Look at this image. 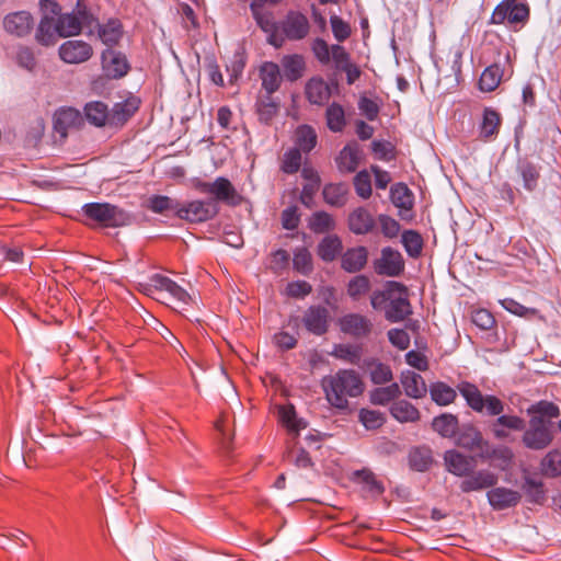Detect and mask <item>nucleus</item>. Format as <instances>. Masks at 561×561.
I'll return each instance as SVG.
<instances>
[{
    "label": "nucleus",
    "instance_id": "obj_10",
    "mask_svg": "<svg viewBox=\"0 0 561 561\" xmlns=\"http://www.w3.org/2000/svg\"><path fill=\"white\" fill-rule=\"evenodd\" d=\"M390 288L394 290L386 307L385 318L392 323L403 321L412 313L409 293L405 285L399 282H390Z\"/></svg>",
    "mask_w": 561,
    "mask_h": 561
},
{
    "label": "nucleus",
    "instance_id": "obj_56",
    "mask_svg": "<svg viewBox=\"0 0 561 561\" xmlns=\"http://www.w3.org/2000/svg\"><path fill=\"white\" fill-rule=\"evenodd\" d=\"M358 419L367 430L380 428L386 422V417L382 412L369 409H360Z\"/></svg>",
    "mask_w": 561,
    "mask_h": 561
},
{
    "label": "nucleus",
    "instance_id": "obj_49",
    "mask_svg": "<svg viewBox=\"0 0 561 561\" xmlns=\"http://www.w3.org/2000/svg\"><path fill=\"white\" fill-rule=\"evenodd\" d=\"M541 471L545 476L556 478L561 476V450L549 451L541 460Z\"/></svg>",
    "mask_w": 561,
    "mask_h": 561
},
{
    "label": "nucleus",
    "instance_id": "obj_42",
    "mask_svg": "<svg viewBox=\"0 0 561 561\" xmlns=\"http://www.w3.org/2000/svg\"><path fill=\"white\" fill-rule=\"evenodd\" d=\"M371 283L368 276L364 274L352 277L346 285L347 296L353 301H359L368 295Z\"/></svg>",
    "mask_w": 561,
    "mask_h": 561
},
{
    "label": "nucleus",
    "instance_id": "obj_50",
    "mask_svg": "<svg viewBox=\"0 0 561 561\" xmlns=\"http://www.w3.org/2000/svg\"><path fill=\"white\" fill-rule=\"evenodd\" d=\"M528 414L531 416H540L545 420L547 417L550 422L552 419H557L560 415L559 407L547 400H541L527 409Z\"/></svg>",
    "mask_w": 561,
    "mask_h": 561
},
{
    "label": "nucleus",
    "instance_id": "obj_39",
    "mask_svg": "<svg viewBox=\"0 0 561 561\" xmlns=\"http://www.w3.org/2000/svg\"><path fill=\"white\" fill-rule=\"evenodd\" d=\"M323 199L334 207H343L347 202L348 187L344 183H329L322 191Z\"/></svg>",
    "mask_w": 561,
    "mask_h": 561
},
{
    "label": "nucleus",
    "instance_id": "obj_22",
    "mask_svg": "<svg viewBox=\"0 0 561 561\" xmlns=\"http://www.w3.org/2000/svg\"><path fill=\"white\" fill-rule=\"evenodd\" d=\"M305 94L311 104L323 105L331 96V88L322 77L316 76L306 82Z\"/></svg>",
    "mask_w": 561,
    "mask_h": 561
},
{
    "label": "nucleus",
    "instance_id": "obj_15",
    "mask_svg": "<svg viewBox=\"0 0 561 561\" xmlns=\"http://www.w3.org/2000/svg\"><path fill=\"white\" fill-rule=\"evenodd\" d=\"M502 115L493 107H484L481 119L478 124V138L482 142H492L499 135L502 127Z\"/></svg>",
    "mask_w": 561,
    "mask_h": 561
},
{
    "label": "nucleus",
    "instance_id": "obj_3",
    "mask_svg": "<svg viewBox=\"0 0 561 561\" xmlns=\"http://www.w3.org/2000/svg\"><path fill=\"white\" fill-rule=\"evenodd\" d=\"M444 462L449 473L463 478L459 484V489L462 493L490 489L491 486H495L499 481L497 476L488 469L474 471L476 458L473 456H467L456 449L445 451Z\"/></svg>",
    "mask_w": 561,
    "mask_h": 561
},
{
    "label": "nucleus",
    "instance_id": "obj_38",
    "mask_svg": "<svg viewBox=\"0 0 561 561\" xmlns=\"http://www.w3.org/2000/svg\"><path fill=\"white\" fill-rule=\"evenodd\" d=\"M457 389H454L444 381L433 382L430 387L431 399L440 407H446L455 402L457 398Z\"/></svg>",
    "mask_w": 561,
    "mask_h": 561
},
{
    "label": "nucleus",
    "instance_id": "obj_23",
    "mask_svg": "<svg viewBox=\"0 0 561 561\" xmlns=\"http://www.w3.org/2000/svg\"><path fill=\"white\" fill-rule=\"evenodd\" d=\"M455 437L456 445L469 451H473L489 445V443L484 440L482 433L472 424L463 425L461 430L457 432Z\"/></svg>",
    "mask_w": 561,
    "mask_h": 561
},
{
    "label": "nucleus",
    "instance_id": "obj_33",
    "mask_svg": "<svg viewBox=\"0 0 561 561\" xmlns=\"http://www.w3.org/2000/svg\"><path fill=\"white\" fill-rule=\"evenodd\" d=\"M84 116L91 125L103 127L111 122V113L107 105L101 101H92L84 105Z\"/></svg>",
    "mask_w": 561,
    "mask_h": 561
},
{
    "label": "nucleus",
    "instance_id": "obj_47",
    "mask_svg": "<svg viewBox=\"0 0 561 561\" xmlns=\"http://www.w3.org/2000/svg\"><path fill=\"white\" fill-rule=\"evenodd\" d=\"M302 152L299 151V148H289L286 150L280 159L279 169L285 174H295L297 173L302 164Z\"/></svg>",
    "mask_w": 561,
    "mask_h": 561
},
{
    "label": "nucleus",
    "instance_id": "obj_25",
    "mask_svg": "<svg viewBox=\"0 0 561 561\" xmlns=\"http://www.w3.org/2000/svg\"><path fill=\"white\" fill-rule=\"evenodd\" d=\"M59 36L57 21L49 15H43L35 28V41L44 47L56 44Z\"/></svg>",
    "mask_w": 561,
    "mask_h": 561
},
{
    "label": "nucleus",
    "instance_id": "obj_7",
    "mask_svg": "<svg viewBox=\"0 0 561 561\" xmlns=\"http://www.w3.org/2000/svg\"><path fill=\"white\" fill-rule=\"evenodd\" d=\"M101 66L104 77L99 76L92 80L91 88L93 91H99L103 87L105 79H121L130 70L126 55L113 48H106L102 51Z\"/></svg>",
    "mask_w": 561,
    "mask_h": 561
},
{
    "label": "nucleus",
    "instance_id": "obj_11",
    "mask_svg": "<svg viewBox=\"0 0 561 561\" xmlns=\"http://www.w3.org/2000/svg\"><path fill=\"white\" fill-rule=\"evenodd\" d=\"M340 330L355 340L368 339L374 331L373 320L358 312H350L339 320Z\"/></svg>",
    "mask_w": 561,
    "mask_h": 561
},
{
    "label": "nucleus",
    "instance_id": "obj_27",
    "mask_svg": "<svg viewBox=\"0 0 561 561\" xmlns=\"http://www.w3.org/2000/svg\"><path fill=\"white\" fill-rule=\"evenodd\" d=\"M343 243L337 234L325 236L317 247V255L327 263L335 261L342 255Z\"/></svg>",
    "mask_w": 561,
    "mask_h": 561
},
{
    "label": "nucleus",
    "instance_id": "obj_60",
    "mask_svg": "<svg viewBox=\"0 0 561 561\" xmlns=\"http://www.w3.org/2000/svg\"><path fill=\"white\" fill-rule=\"evenodd\" d=\"M312 293V286L307 280H294L286 285L285 294L295 299H304Z\"/></svg>",
    "mask_w": 561,
    "mask_h": 561
},
{
    "label": "nucleus",
    "instance_id": "obj_34",
    "mask_svg": "<svg viewBox=\"0 0 561 561\" xmlns=\"http://www.w3.org/2000/svg\"><path fill=\"white\" fill-rule=\"evenodd\" d=\"M433 430L444 438H453L459 431V420L451 413H442L432 421Z\"/></svg>",
    "mask_w": 561,
    "mask_h": 561
},
{
    "label": "nucleus",
    "instance_id": "obj_13",
    "mask_svg": "<svg viewBox=\"0 0 561 561\" xmlns=\"http://www.w3.org/2000/svg\"><path fill=\"white\" fill-rule=\"evenodd\" d=\"M58 55L66 64H83L93 56V47L82 39H69L59 46Z\"/></svg>",
    "mask_w": 561,
    "mask_h": 561
},
{
    "label": "nucleus",
    "instance_id": "obj_21",
    "mask_svg": "<svg viewBox=\"0 0 561 561\" xmlns=\"http://www.w3.org/2000/svg\"><path fill=\"white\" fill-rule=\"evenodd\" d=\"M368 250L364 245L348 248L341 255V267L347 273H358L367 264Z\"/></svg>",
    "mask_w": 561,
    "mask_h": 561
},
{
    "label": "nucleus",
    "instance_id": "obj_2",
    "mask_svg": "<svg viewBox=\"0 0 561 561\" xmlns=\"http://www.w3.org/2000/svg\"><path fill=\"white\" fill-rule=\"evenodd\" d=\"M195 187L198 192L208 194L213 198L180 204L176 217L192 224L205 222L215 218L220 210L219 202L231 207H237L243 202L242 195L225 176H218L214 182L199 181Z\"/></svg>",
    "mask_w": 561,
    "mask_h": 561
},
{
    "label": "nucleus",
    "instance_id": "obj_31",
    "mask_svg": "<svg viewBox=\"0 0 561 561\" xmlns=\"http://www.w3.org/2000/svg\"><path fill=\"white\" fill-rule=\"evenodd\" d=\"M389 411L391 416L400 423H414L421 417L419 409L404 399L394 401Z\"/></svg>",
    "mask_w": 561,
    "mask_h": 561
},
{
    "label": "nucleus",
    "instance_id": "obj_43",
    "mask_svg": "<svg viewBox=\"0 0 561 561\" xmlns=\"http://www.w3.org/2000/svg\"><path fill=\"white\" fill-rule=\"evenodd\" d=\"M401 242L410 257L419 259L421 256L424 240L419 231L413 229L404 230L401 236Z\"/></svg>",
    "mask_w": 561,
    "mask_h": 561
},
{
    "label": "nucleus",
    "instance_id": "obj_59",
    "mask_svg": "<svg viewBox=\"0 0 561 561\" xmlns=\"http://www.w3.org/2000/svg\"><path fill=\"white\" fill-rule=\"evenodd\" d=\"M330 24L333 36L339 43L346 41L351 36V25L347 22H345L342 18L337 15H331Z\"/></svg>",
    "mask_w": 561,
    "mask_h": 561
},
{
    "label": "nucleus",
    "instance_id": "obj_35",
    "mask_svg": "<svg viewBox=\"0 0 561 561\" xmlns=\"http://www.w3.org/2000/svg\"><path fill=\"white\" fill-rule=\"evenodd\" d=\"M433 462V454L430 447H414L409 453V465L414 471L425 472L431 469Z\"/></svg>",
    "mask_w": 561,
    "mask_h": 561
},
{
    "label": "nucleus",
    "instance_id": "obj_29",
    "mask_svg": "<svg viewBox=\"0 0 561 561\" xmlns=\"http://www.w3.org/2000/svg\"><path fill=\"white\" fill-rule=\"evenodd\" d=\"M362 151L358 145H346L336 158V164L342 173L355 172L359 165Z\"/></svg>",
    "mask_w": 561,
    "mask_h": 561
},
{
    "label": "nucleus",
    "instance_id": "obj_45",
    "mask_svg": "<svg viewBox=\"0 0 561 561\" xmlns=\"http://www.w3.org/2000/svg\"><path fill=\"white\" fill-rule=\"evenodd\" d=\"M401 394L400 386L392 382L386 387H378L370 391V402L376 405H387Z\"/></svg>",
    "mask_w": 561,
    "mask_h": 561
},
{
    "label": "nucleus",
    "instance_id": "obj_32",
    "mask_svg": "<svg viewBox=\"0 0 561 561\" xmlns=\"http://www.w3.org/2000/svg\"><path fill=\"white\" fill-rule=\"evenodd\" d=\"M260 78L266 94L276 92L282 82L278 65L273 61H265L260 68Z\"/></svg>",
    "mask_w": 561,
    "mask_h": 561
},
{
    "label": "nucleus",
    "instance_id": "obj_8",
    "mask_svg": "<svg viewBox=\"0 0 561 561\" xmlns=\"http://www.w3.org/2000/svg\"><path fill=\"white\" fill-rule=\"evenodd\" d=\"M82 214L103 227L116 228L126 221V214L118 206L110 203H88L82 206Z\"/></svg>",
    "mask_w": 561,
    "mask_h": 561
},
{
    "label": "nucleus",
    "instance_id": "obj_9",
    "mask_svg": "<svg viewBox=\"0 0 561 561\" xmlns=\"http://www.w3.org/2000/svg\"><path fill=\"white\" fill-rule=\"evenodd\" d=\"M513 75V62L510 51L503 60H497L488 66L481 73L478 85L482 92H492L499 88L504 78Z\"/></svg>",
    "mask_w": 561,
    "mask_h": 561
},
{
    "label": "nucleus",
    "instance_id": "obj_51",
    "mask_svg": "<svg viewBox=\"0 0 561 561\" xmlns=\"http://www.w3.org/2000/svg\"><path fill=\"white\" fill-rule=\"evenodd\" d=\"M309 228L314 233H325L335 228V221L329 213L316 211L310 217Z\"/></svg>",
    "mask_w": 561,
    "mask_h": 561
},
{
    "label": "nucleus",
    "instance_id": "obj_53",
    "mask_svg": "<svg viewBox=\"0 0 561 561\" xmlns=\"http://www.w3.org/2000/svg\"><path fill=\"white\" fill-rule=\"evenodd\" d=\"M278 416L280 423L289 432L298 433L301 428H304L300 420L297 419V414L293 404L280 405L278 408Z\"/></svg>",
    "mask_w": 561,
    "mask_h": 561
},
{
    "label": "nucleus",
    "instance_id": "obj_36",
    "mask_svg": "<svg viewBox=\"0 0 561 561\" xmlns=\"http://www.w3.org/2000/svg\"><path fill=\"white\" fill-rule=\"evenodd\" d=\"M352 480L362 484L370 494L381 495L385 492L382 481L378 480L376 474L368 468L354 471Z\"/></svg>",
    "mask_w": 561,
    "mask_h": 561
},
{
    "label": "nucleus",
    "instance_id": "obj_48",
    "mask_svg": "<svg viewBox=\"0 0 561 561\" xmlns=\"http://www.w3.org/2000/svg\"><path fill=\"white\" fill-rule=\"evenodd\" d=\"M293 267L301 275L308 276L313 271L312 255L310 251L305 248H297L294 251Z\"/></svg>",
    "mask_w": 561,
    "mask_h": 561
},
{
    "label": "nucleus",
    "instance_id": "obj_30",
    "mask_svg": "<svg viewBox=\"0 0 561 561\" xmlns=\"http://www.w3.org/2000/svg\"><path fill=\"white\" fill-rule=\"evenodd\" d=\"M294 148H299L300 152L305 154L311 152L318 144L314 128L307 124L299 125L294 133Z\"/></svg>",
    "mask_w": 561,
    "mask_h": 561
},
{
    "label": "nucleus",
    "instance_id": "obj_52",
    "mask_svg": "<svg viewBox=\"0 0 561 561\" xmlns=\"http://www.w3.org/2000/svg\"><path fill=\"white\" fill-rule=\"evenodd\" d=\"M272 94H266L264 98H260L256 102V113L259 119L265 124L270 123L278 112V105L271 98Z\"/></svg>",
    "mask_w": 561,
    "mask_h": 561
},
{
    "label": "nucleus",
    "instance_id": "obj_24",
    "mask_svg": "<svg viewBox=\"0 0 561 561\" xmlns=\"http://www.w3.org/2000/svg\"><path fill=\"white\" fill-rule=\"evenodd\" d=\"M150 284L157 290H164L169 293L176 301L183 305H187L191 301L190 294L168 276L162 274H153L150 277Z\"/></svg>",
    "mask_w": 561,
    "mask_h": 561
},
{
    "label": "nucleus",
    "instance_id": "obj_37",
    "mask_svg": "<svg viewBox=\"0 0 561 561\" xmlns=\"http://www.w3.org/2000/svg\"><path fill=\"white\" fill-rule=\"evenodd\" d=\"M517 172L523 180L524 188L534 192L540 179V168L528 160H520L517 163Z\"/></svg>",
    "mask_w": 561,
    "mask_h": 561
},
{
    "label": "nucleus",
    "instance_id": "obj_54",
    "mask_svg": "<svg viewBox=\"0 0 561 561\" xmlns=\"http://www.w3.org/2000/svg\"><path fill=\"white\" fill-rule=\"evenodd\" d=\"M180 203L165 195H152L148 199V208L154 214H164L169 210L178 211Z\"/></svg>",
    "mask_w": 561,
    "mask_h": 561
},
{
    "label": "nucleus",
    "instance_id": "obj_5",
    "mask_svg": "<svg viewBox=\"0 0 561 561\" xmlns=\"http://www.w3.org/2000/svg\"><path fill=\"white\" fill-rule=\"evenodd\" d=\"M529 14V7L526 2L503 0L493 10L490 24H507L516 31L527 23Z\"/></svg>",
    "mask_w": 561,
    "mask_h": 561
},
{
    "label": "nucleus",
    "instance_id": "obj_64",
    "mask_svg": "<svg viewBox=\"0 0 561 561\" xmlns=\"http://www.w3.org/2000/svg\"><path fill=\"white\" fill-rule=\"evenodd\" d=\"M471 319L474 325L484 331L493 329L496 324L494 316L483 308L473 311Z\"/></svg>",
    "mask_w": 561,
    "mask_h": 561
},
{
    "label": "nucleus",
    "instance_id": "obj_63",
    "mask_svg": "<svg viewBox=\"0 0 561 561\" xmlns=\"http://www.w3.org/2000/svg\"><path fill=\"white\" fill-rule=\"evenodd\" d=\"M15 61L20 67L25 68L30 71H32L37 65L35 54L33 49L28 46L19 47L15 55Z\"/></svg>",
    "mask_w": 561,
    "mask_h": 561
},
{
    "label": "nucleus",
    "instance_id": "obj_61",
    "mask_svg": "<svg viewBox=\"0 0 561 561\" xmlns=\"http://www.w3.org/2000/svg\"><path fill=\"white\" fill-rule=\"evenodd\" d=\"M354 187L356 194L364 199L371 196L370 175L366 170L359 171L354 178Z\"/></svg>",
    "mask_w": 561,
    "mask_h": 561
},
{
    "label": "nucleus",
    "instance_id": "obj_40",
    "mask_svg": "<svg viewBox=\"0 0 561 561\" xmlns=\"http://www.w3.org/2000/svg\"><path fill=\"white\" fill-rule=\"evenodd\" d=\"M284 76L288 81H297L304 76L306 62L301 55H286L282 59Z\"/></svg>",
    "mask_w": 561,
    "mask_h": 561
},
{
    "label": "nucleus",
    "instance_id": "obj_55",
    "mask_svg": "<svg viewBox=\"0 0 561 561\" xmlns=\"http://www.w3.org/2000/svg\"><path fill=\"white\" fill-rule=\"evenodd\" d=\"M392 201L396 206L410 210L413 207L412 193L404 183H398L391 188Z\"/></svg>",
    "mask_w": 561,
    "mask_h": 561
},
{
    "label": "nucleus",
    "instance_id": "obj_1",
    "mask_svg": "<svg viewBox=\"0 0 561 561\" xmlns=\"http://www.w3.org/2000/svg\"><path fill=\"white\" fill-rule=\"evenodd\" d=\"M460 396L466 404L476 413L488 416H497L491 425V432L496 439L503 440L508 437L507 430L523 431L522 442L531 450H542L549 447L553 440L551 423L540 416H531L526 427L525 420L518 415L503 414L504 402L493 394L483 396L479 387L470 381L463 380L458 383Z\"/></svg>",
    "mask_w": 561,
    "mask_h": 561
},
{
    "label": "nucleus",
    "instance_id": "obj_28",
    "mask_svg": "<svg viewBox=\"0 0 561 561\" xmlns=\"http://www.w3.org/2000/svg\"><path fill=\"white\" fill-rule=\"evenodd\" d=\"M404 393L412 399H422L426 396L427 388L424 378L414 371H404L400 377Z\"/></svg>",
    "mask_w": 561,
    "mask_h": 561
},
{
    "label": "nucleus",
    "instance_id": "obj_57",
    "mask_svg": "<svg viewBox=\"0 0 561 561\" xmlns=\"http://www.w3.org/2000/svg\"><path fill=\"white\" fill-rule=\"evenodd\" d=\"M524 490L529 502L534 504H542L546 500V491L543 483L530 478L525 480Z\"/></svg>",
    "mask_w": 561,
    "mask_h": 561
},
{
    "label": "nucleus",
    "instance_id": "obj_6",
    "mask_svg": "<svg viewBox=\"0 0 561 561\" xmlns=\"http://www.w3.org/2000/svg\"><path fill=\"white\" fill-rule=\"evenodd\" d=\"M60 37L77 36L83 26H92L96 21L84 0H77L75 9L69 13H60L56 19Z\"/></svg>",
    "mask_w": 561,
    "mask_h": 561
},
{
    "label": "nucleus",
    "instance_id": "obj_4",
    "mask_svg": "<svg viewBox=\"0 0 561 561\" xmlns=\"http://www.w3.org/2000/svg\"><path fill=\"white\" fill-rule=\"evenodd\" d=\"M325 399L335 409L347 410L348 400L363 394L365 383L354 369H340L322 381Z\"/></svg>",
    "mask_w": 561,
    "mask_h": 561
},
{
    "label": "nucleus",
    "instance_id": "obj_41",
    "mask_svg": "<svg viewBox=\"0 0 561 561\" xmlns=\"http://www.w3.org/2000/svg\"><path fill=\"white\" fill-rule=\"evenodd\" d=\"M362 346L357 344L340 343L333 346L331 355L352 365H358L362 359Z\"/></svg>",
    "mask_w": 561,
    "mask_h": 561
},
{
    "label": "nucleus",
    "instance_id": "obj_58",
    "mask_svg": "<svg viewBox=\"0 0 561 561\" xmlns=\"http://www.w3.org/2000/svg\"><path fill=\"white\" fill-rule=\"evenodd\" d=\"M371 151L377 160L389 162L396 159V148L390 141L374 140Z\"/></svg>",
    "mask_w": 561,
    "mask_h": 561
},
{
    "label": "nucleus",
    "instance_id": "obj_26",
    "mask_svg": "<svg viewBox=\"0 0 561 561\" xmlns=\"http://www.w3.org/2000/svg\"><path fill=\"white\" fill-rule=\"evenodd\" d=\"M98 34L101 42L112 48L116 46L124 34L123 23L117 18L108 19L105 23L99 24Z\"/></svg>",
    "mask_w": 561,
    "mask_h": 561
},
{
    "label": "nucleus",
    "instance_id": "obj_17",
    "mask_svg": "<svg viewBox=\"0 0 561 561\" xmlns=\"http://www.w3.org/2000/svg\"><path fill=\"white\" fill-rule=\"evenodd\" d=\"M347 226L351 232L357 236L371 233L376 227V219L371 213L360 206L350 213Z\"/></svg>",
    "mask_w": 561,
    "mask_h": 561
},
{
    "label": "nucleus",
    "instance_id": "obj_14",
    "mask_svg": "<svg viewBox=\"0 0 561 561\" xmlns=\"http://www.w3.org/2000/svg\"><path fill=\"white\" fill-rule=\"evenodd\" d=\"M405 263L401 253L391 247L381 250L379 259L374 261V270L378 275L396 277L404 272Z\"/></svg>",
    "mask_w": 561,
    "mask_h": 561
},
{
    "label": "nucleus",
    "instance_id": "obj_12",
    "mask_svg": "<svg viewBox=\"0 0 561 561\" xmlns=\"http://www.w3.org/2000/svg\"><path fill=\"white\" fill-rule=\"evenodd\" d=\"M3 30L11 36L24 38L31 35L35 26L34 16L26 10L8 13L2 21Z\"/></svg>",
    "mask_w": 561,
    "mask_h": 561
},
{
    "label": "nucleus",
    "instance_id": "obj_18",
    "mask_svg": "<svg viewBox=\"0 0 561 561\" xmlns=\"http://www.w3.org/2000/svg\"><path fill=\"white\" fill-rule=\"evenodd\" d=\"M82 124V115L75 107H60L54 114V130L62 138L67 136L68 130L77 128Z\"/></svg>",
    "mask_w": 561,
    "mask_h": 561
},
{
    "label": "nucleus",
    "instance_id": "obj_20",
    "mask_svg": "<svg viewBox=\"0 0 561 561\" xmlns=\"http://www.w3.org/2000/svg\"><path fill=\"white\" fill-rule=\"evenodd\" d=\"M140 104V98L134 94H129L122 102L115 103L111 112V124L121 126L124 125L139 110Z\"/></svg>",
    "mask_w": 561,
    "mask_h": 561
},
{
    "label": "nucleus",
    "instance_id": "obj_46",
    "mask_svg": "<svg viewBox=\"0 0 561 561\" xmlns=\"http://www.w3.org/2000/svg\"><path fill=\"white\" fill-rule=\"evenodd\" d=\"M370 380L375 385H385L393 378L392 370L389 365L377 359H370L367 363Z\"/></svg>",
    "mask_w": 561,
    "mask_h": 561
},
{
    "label": "nucleus",
    "instance_id": "obj_62",
    "mask_svg": "<svg viewBox=\"0 0 561 561\" xmlns=\"http://www.w3.org/2000/svg\"><path fill=\"white\" fill-rule=\"evenodd\" d=\"M311 51L320 64L328 65L330 62L331 47L323 38L317 37L312 41Z\"/></svg>",
    "mask_w": 561,
    "mask_h": 561
},
{
    "label": "nucleus",
    "instance_id": "obj_44",
    "mask_svg": "<svg viewBox=\"0 0 561 561\" xmlns=\"http://www.w3.org/2000/svg\"><path fill=\"white\" fill-rule=\"evenodd\" d=\"M325 121L328 128L333 133H341L346 126L344 107L333 102L325 110Z\"/></svg>",
    "mask_w": 561,
    "mask_h": 561
},
{
    "label": "nucleus",
    "instance_id": "obj_19",
    "mask_svg": "<svg viewBox=\"0 0 561 561\" xmlns=\"http://www.w3.org/2000/svg\"><path fill=\"white\" fill-rule=\"evenodd\" d=\"M490 505L495 511H503L516 506L522 499L519 492L504 486H491L486 493Z\"/></svg>",
    "mask_w": 561,
    "mask_h": 561
},
{
    "label": "nucleus",
    "instance_id": "obj_16",
    "mask_svg": "<svg viewBox=\"0 0 561 561\" xmlns=\"http://www.w3.org/2000/svg\"><path fill=\"white\" fill-rule=\"evenodd\" d=\"M330 312L321 305L310 306L304 313L302 323L308 332L323 335L329 330Z\"/></svg>",
    "mask_w": 561,
    "mask_h": 561
}]
</instances>
